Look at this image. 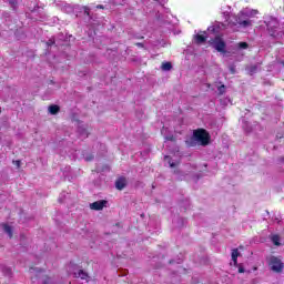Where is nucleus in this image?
Returning <instances> with one entry per match:
<instances>
[{"label":"nucleus","mask_w":284,"mask_h":284,"mask_svg":"<svg viewBox=\"0 0 284 284\" xmlns=\"http://www.w3.org/2000/svg\"><path fill=\"white\" fill-rule=\"evenodd\" d=\"M193 139L200 143L203 148L206 145H210V141L212 136H210V133L205 129H196L193 131Z\"/></svg>","instance_id":"nucleus-1"},{"label":"nucleus","mask_w":284,"mask_h":284,"mask_svg":"<svg viewBox=\"0 0 284 284\" xmlns=\"http://www.w3.org/2000/svg\"><path fill=\"white\" fill-rule=\"evenodd\" d=\"M268 267H271L272 272H275V274H281L284 270V263L280 257L271 256Z\"/></svg>","instance_id":"nucleus-2"},{"label":"nucleus","mask_w":284,"mask_h":284,"mask_svg":"<svg viewBox=\"0 0 284 284\" xmlns=\"http://www.w3.org/2000/svg\"><path fill=\"white\" fill-rule=\"evenodd\" d=\"M234 22H229L231 28H234V26H240L241 28H248V26H252L251 20H245V13H239L234 17Z\"/></svg>","instance_id":"nucleus-3"},{"label":"nucleus","mask_w":284,"mask_h":284,"mask_svg":"<svg viewBox=\"0 0 284 284\" xmlns=\"http://www.w3.org/2000/svg\"><path fill=\"white\" fill-rule=\"evenodd\" d=\"M209 43H211V45H213V48L217 51V52H222L225 53V41L223 40V38H221V36H216L214 39H211L209 41Z\"/></svg>","instance_id":"nucleus-4"},{"label":"nucleus","mask_w":284,"mask_h":284,"mask_svg":"<svg viewBox=\"0 0 284 284\" xmlns=\"http://www.w3.org/2000/svg\"><path fill=\"white\" fill-rule=\"evenodd\" d=\"M105 205H108V201L100 200V201H95V202L91 203L90 209L99 212V211L103 210V207H105Z\"/></svg>","instance_id":"nucleus-5"},{"label":"nucleus","mask_w":284,"mask_h":284,"mask_svg":"<svg viewBox=\"0 0 284 284\" xmlns=\"http://www.w3.org/2000/svg\"><path fill=\"white\" fill-rule=\"evenodd\" d=\"M128 186V179H125V176H120L116 181H115V187L116 190H125V187Z\"/></svg>","instance_id":"nucleus-6"},{"label":"nucleus","mask_w":284,"mask_h":284,"mask_svg":"<svg viewBox=\"0 0 284 284\" xmlns=\"http://www.w3.org/2000/svg\"><path fill=\"white\" fill-rule=\"evenodd\" d=\"M73 276L74 278H81L82 281H88V278H90V275L88 274V272L83 270H79L78 272H74Z\"/></svg>","instance_id":"nucleus-7"},{"label":"nucleus","mask_w":284,"mask_h":284,"mask_svg":"<svg viewBox=\"0 0 284 284\" xmlns=\"http://www.w3.org/2000/svg\"><path fill=\"white\" fill-rule=\"evenodd\" d=\"M194 41H195V43H197V45H201V43H205L207 41V37L203 36V34H195Z\"/></svg>","instance_id":"nucleus-8"},{"label":"nucleus","mask_w":284,"mask_h":284,"mask_svg":"<svg viewBox=\"0 0 284 284\" xmlns=\"http://www.w3.org/2000/svg\"><path fill=\"white\" fill-rule=\"evenodd\" d=\"M60 111H61V108L57 104H51L49 106L50 114H59Z\"/></svg>","instance_id":"nucleus-9"},{"label":"nucleus","mask_w":284,"mask_h":284,"mask_svg":"<svg viewBox=\"0 0 284 284\" xmlns=\"http://www.w3.org/2000/svg\"><path fill=\"white\" fill-rule=\"evenodd\" d=\"M161 70H163V72H170V70H172V62H163Z\"/></svg>","instance_id":"nucleus-10"},{"label":"nucleus","mask_w":284,"mask_h":284,"mask_svg":"<svg viewBox=\"0 0 284 284\" xmlns=\"http://www.w3.org/2000/svg\"><path fill=\"white\" fill-rule=\"evenodd\" d=\"M3 230L8 234L9 239H12V226L3 224Z\"/></svg>","instance_id":"nucleus-11"},{"label":"nucleus","mask_w":284,"mask_h":284,"mask_svg":"<svg viewBox=\"0 0 284 284\" xmlns=\"http://www.w3.org/2000/svg\"><path fill=\"white\" fill-rule=\"evenodd\" d=\"M258 71V65L253 64L251 67H248V73L252 74H256V72Z\"/></svg>","instance_id":"nucleus-12"},{"label":"nucleus","mask_w":284,"mask_h":284,"mask_svg":"<svg viewBox=\"0 0 284 284\" xmlns=\"http://www.w3.org/2000/svg\"><path fill=\"white\" fill-rule=\"evenodd\" d=\"M237 48L239 50H247V48H250V44L247 42H239Z\"/></svg>","instance_id":"nucleus-13"},{"label":"nucleus","mask_w":284,"mask_h":284,"mask_svg":"<svg viewBox=\"0 0 284 284\" xmlns=\"http://www.w3.org/2000/svg\"><path fill=\"white\" fill-rule=\"evenodd\" d=\"M217 91H219L220 97H223V94H225V92H226L225 84H221L220 87H217Z\"/></svg>","instance_id":"nucleus-14"},{"label":"nucleus","mask_w":284,"mask_h":284,"mask_svg":"<svg viewBox=\"0 0 284 284\" xmlns=\"http://www.w3.org/2000/svg\"><path fill=\"white\" fill-rule=\"evenodd\" d=\"M232 258H239L241 256V253L239 252V248H233L231 253Z\"/></svg>","instance_id":"nucleus-15"},{"label":"nucleus","mask_w":284,"mask_h":284,"mask_svg":"<svg viewBox=\"0 0 284 284\" xmlns=\"http://www.w3.org/2000/svg\"><path fill=\"white\" fill-rule=\"evenodd\" d=\"M165 161H169V165L170 168H176V163L172 162V158H170V155H166Z\"/></svg>","instance_id":"nucleus-16"},{"label":"nucleus","mask_w":284,"mask_h":284,"mask_svg":"<svg viewBox=\"0 0 284 284\" xmlns=\"http://www.w3.org/2000/svg\"><path fill=\"white\" fill-rule=\"evenodd\" d=\"M9 3L13 10H16L17 6H19V0H9Z\"/></svg>","instance_id":"nucleus-17"},{"label":"nucleus","mask_w":284,"mask_h":284,"mask_svg":"<svg viewBox=\"0 0 284 284\" xmlns=\"http://www.w3.org/2000/svg\"><path fill=\"white\" fill-rule=\"evenodd\" d=\"M57 43V41L54 40V38H51L47 41V45L48 48H51V45H54Z\"/></svg>","instance_id":"nucleus-18"},{"label":"nucleus","mask_w":284,"mask_h":284,"mask_svg":"<svg viewBox=\"0 0 284 284\" xmlns=\"http://www.w3.org/2000/svg\"><path fill=\"white\" fill-rule=\"evenodd\" d=\"M278 241H280L278 235H274L272 237V242L274 243V245H281V242H278Z\"/></svg>","instance_id":"nucleus-19"},{"label":"nucleus","mask_w":284,"mask_h":284,"mask_svg":"<svg viewBox=\"0 0 284 284\" xmlns=\"http://www.w3.org/2000/svg\"><path fill=\"white\" fill-rule=\"evenodd\" d=\"M164 139L165 141H171L173 143L176 142V138L174 135H169V136H165Z\"/></svg>","instance_id":"nucleus-20"},{"label":"nucleus","mask_w":284,"mask_h":284,"mask_svg":"<svg viewBox=\"0 0 284 284\" xmlns=\"http://www.w3.org/2000/svg\"><path fill=\"white\" fill-rule=\"evenodd\" d=\"M85 161L90 162V161H94V155L93 154H89L85 156Z\"/></svg>","instance_id":"nucleus-21"},{"label":"nucleus","mask_w":284,"mask_h":284,"mask_svg":"<svg viewBox=\"0 0 284 284\" xmlns=\"http://www.w3.org/2000/svg\"><path fill=\"white\" fill-rule=\"evenodd\" d=\"M84 10V14H87V17H90V9L89 7H83Z\"/></svg>","instance_id":"nucleus-22"},{"label":"nucleus","mask_w":284,"mask_h":284,"mask_svg":"<svg viewBox=\"0 0 284 284\" xmlns=\"http://www.w3.org/2000/svg\"><path fill=\"white\" fill-rule=\"evenodd\" d=\"M239 274H245V268L242 265H239Z\"/></svg>","instance_id":"nucleus-23"},{"label":"nucleus","mask_w":284,"mask_h":284,"mask_svg":"<svg viewBox=\"0 0 284 284\" xmlns=\"http://www.w3.org/2000/svg\"><path fill=\"white\" fill-rule=\"evenodd\" d=\"M14 165H17V168H21V161L20 160H16L13 161Z\"/></svg>","instance_id":"nucleus-24"},{"label":"nucleus","mask_w":284,"mask_h":284,"mask_svg":"<svg viewBox=\"0 0 284 284\" xmlns=\"http://www.w3.org/2000/svg\"><path fill=\"white\" fill-rule=\"evenodd\" d=\"M95 8H97L98 10H105V7H104L103 4H98Z\"/></svg>","instance_id":"nucleus-25"},{"label":"nucleus","mask_w":284,"mask_h":284,"mask_svg":"<svg viewBox=\"0 0 284 284\" xmlns=\"http://www.w3.org/2000/svg\"><path fill=\"white\" fill-rule=\"evenodd\" d=\"M234 265H239V257H232Z\"/></svg>","instance_id":"nucleus-26"},{"label":"nucleus","mask_w":284,"mask_h":284,"mask_svg":"<svg viewBox=\"0 0 284 284\" xmlns=\"http://www.w3.org/2000/svg\"><path fill=\"white\" fill-rule=\"evenodd\" d=\"M135 45H136L138 48H144V47H145L142 42H136Z\"/></svg>","instance_id":"nucleus-27"},{"label":"nucleus","mask_w":284,"mask_h":284,"mask_svg":"<svg viewBox=\"0 0 284 284\" xmlns=\"http://www.w3.org/2000/svg\"><path fill=\"white\" fill-rule=\"evenodd\" d=\"M0 114H1V108H0Z\"/></svg>","instance_id":"nucleus-28"},{"label":"nucleus","mask_w":284,"mask_h":284,"mask_svg":"<svg viewBox=\"0 0 284 284\" xmlns=\"http://www.w3.org/2000/svg\"><path fill=\"white\" fill-rule=\"evenodd\" d=\"M190 145H194V144L190 143Z\"/></svg>","instance_id":"nucleus-29"}]
</instances>
